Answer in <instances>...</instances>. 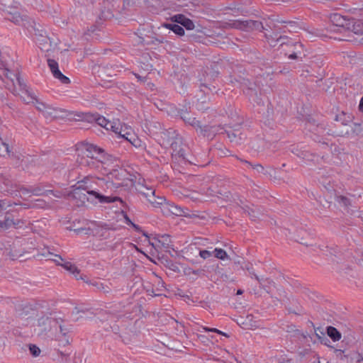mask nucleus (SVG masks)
I'll return each mask as SVG.
<instances>
[{
  "label": "nucleus",
  "mask_w": 363,
  "mask_h": 363,
  "mask_svg": "<svg viewBox=\"0 0 363 363\" xmlns=\"http://www.w3.org/2000/svg\"><path fill=\"white\" fill-rule=\"evenodd\" d=\"M57 301L56 300H55L54 298H50L48 300V301H47V308H51V309H55V308H56V304H57Z\"/></svg>",
  "instance_id": "obj_60"
},
{
  "label": "nucleus",
  "mask_w": 363,
  "mask_h": 363,
  "mask_svg": "<svg viewBox=\"0 0 363 363\" xmlns=\"http://www.w3.org/2000/svg\"><path fill=\"white\" fill-rule=\"evenodd\" d=\"M84 282L94 286L98 291H102L104 294H109L111 291L110 286L107 284H104L99 279L89 280L88 278H84Z\"/></svg>",
  "instance_id": "obj_26"
},
{
  "label": "nucleus",
  "mask_w": 363,
  "mask_h": 363,
  "mask_svg": "<svg viewBox=\"0 0 363 363\" xmlns=\"http://www.w3.org/2000/svg\"><path fill=\"white\" fill-rule=\"evenodd\" d=\"M172 28L173 29L172 31L174 32L176 35L179 36H183L184 35L185 32L184 28L178 23H176Z\"/></svg>",
  "instance_id": "obj_51"
},
{
  "label": "nucleus",
  "mask_w": 363,
  "mask_h": 363,
  "mask_svg": "<svg viewBox=\"0 0 363 363\" xmlns=\"http://www.w3.org/2000/svg\"><path fill=\"white\" fill-rule=\"evenodd\" d=\"M334 353L335 354L336 357L340 360H344L345 358L347 357V355L344 354L345 350L334 348Z\"/></svg>",
  "instance_id": "obj_55"
},
{
  "label": "nucleus",
  "mask_w": 363,
  "mask_h": 363,
  "mask_svg": "<svg viewBox=\"0 0 363 363\" xmlns=\"http://www.w3.org/2000/svg\"><path fill=\"white\" fill-rule=\"evenodd\" d=\"M234 27L246 31L259 30L263 31L266 30L263 23L259 21L245 20L236 21L233 23Z\"/></svg>",
  "instance_id": "obj_13"
},
{
  "label": "nucleus",
  "mask_w": 363,
  "mask_h": 363,
  "mask_svg": "<svg viewBox=\"0 0 363 363\" xmlns=\"http://www.w3.org/2000/svg\"><path fill=\"white\" fill-rule=\"evenodd\" d=\"M212 254H213V252H210L206 250H201L199 251V255L201 256V257H202L204 259L211 257Z\"/></svg>",
  "instance_id": "obj_59"
},
{
  "label": "nucleus",
  "mask_w": 363,
  "mask_h": 363,
  "mask_svg": "<svg viewBox=\"0 0 363 363\" xmlns=\"http://www.w3.org/2000/svg\"><path fill=\"white\" fill-rule=\"evenodd\" d=\"M336 201L342 206L348 208L351 206L350 199L343 195H336Z\"/></svg>",
  "instance_id": "obj_41"
},
{
  "label": "nucleus",
  "mask_w": 363,
  "mask_h": 363,
  "mask_svg": "<svg viewBox=\"0 0 363 363\" xmlns=\"http://www.w3.org/2000/svg\"><path fill=\"white\" fill-rule=\"evenodd\" d=\"M131 226L135 229V231L138 233H142V235L148 239L150 238L148 233L144 230H142V228L137 224H135L134 223L131 225Z\"/></svg>",
  "instance_id": "obj_57"
},
{
  "label": "nucleus",
  "mask_w": 363,
  "mask_h": 363,
  "mask_svg": "<svg viewBox=\"0 0 363 363\" xmlns=\"http://www.w3.org/2000/svg\"><path fill=\"white\" fill-rule=\"evenodd\" d=\"M170 19L172 22L180 24L181 26L184 27L186 30H193L194 28V22L183 14L174 15Z\"/></svg>",
  "instance_id": "obj_22"
},
{
  "label": "nucleus",
  "mask_w": 363,
  "mask_h": 363,
  "mask_svg": "<svg viewBox=\"0 0 363 363\" xmlns=\"http://www.w3.org/2000/svg\"><path fill=\"white\" fill-rule=\"evenodd\" d=\"M326 333L334 342L340 340L342 337L340 332L333 326H328Z\"/></svg>",
  "instance_id": "obj_35"
},
{
  "label": "nucleus",
  "mask_w": 363,
  "mask_h": 363,
  "mask_svg": "<svg viewBox=\"0 0 363 363\" xmlns=\"http://www.w3.org/2000/svg\"><path fill=\"white\" fill-rule=\"evenodd\" d=\"M0 155L2 157L11 156L9 145L0 137Z\"/></svg>",
  "instance_id": "obj_38"
},
{
  "label": "nucleus",
  "mask_w": 363,
  "mask_h": 363,
  "mask_svg": "<svg viewBox=\"0 0 363 363\" xmlns=\"http://www.w3.org/2000/svg\"><path fill=\"white\" fill-rule=\"evenodd\" d=\"M352 18H348L346 16H342L339 13H333L330 16V21L334 26L342 28L345 30L350 28Z\"/></svg>",
  "instance_id": "obj_20"
},
{
  "label": "nucleus",
  "mask_w": 363,
  "mask_h": 363,
  "mask_svg": "<svg viewBox=\"0 0 363 363\" xmlns=\"http://www.w3.org/2000/svg\"><path fill=\"white\" fill-rule=\"evenodd\" d=\"M6 18L16 25L21 26L28 28V25L30 23V18L26 15H21L19 12H9Z\"/></svg>",
  "instance_id": "obj_17"
},
{
  "label": "nucleus",
  "mask_w": 363,
  "mask_h": 363,
  "mask_svg": "<svg viewBox=\"0 0 363 363\" xmlns=\"http://www.w3.org/2000/svg\"><path fill=\"white\" fill-rule=\"evenodd\" d=\"M177 146H174L172 157H174L176 160L177 158L180 159L181 160L186 162H189V163H191L188 158L186 156L185 150L183 148H180L179 150H177Z\"/></svg>",
  "instance_id": "obj_36"
},
{
  "label": "nucleus",
  "mask_w": 363,
  "mask_h": 363,
  "mask_svg": "<svg viewBox=\"0 0 363 363\" xmlns=\"http://www.w3.org/2000/svg\"><path fill=\"white\" fill-rule=\"evenodd\" d=\"M315 332V336L318 337L320 342L324 345H326L328 347H330L333 349L334 347L331 346L330 340L325 336V333L323 330V329L320 327H318L317 328H314Z\"/></svg>",
  "instance_id": "obj_33"
},
{
  "label": "nucleus",
  "mask_w": 363,
  "mask_h": 363,
  "mask_svg": "<svg viewBox=\"0 0 363 363\" xmlns=\"http://www.w3.org/2000/svg\"><path fill=\"white\" fill-rule=\"evenodd\" d=\"M281 23H286L290 26V28H287V27L285 26L283 28H279L280 32L286 33V30L289 32H297V29L299 28L297 23L295 21H283Z\"/></svg>",
  "instance_id": "obj_40"
},
{
  "label": "nucleus",
  "mask_w": 363,
  "mask_h": 363,
  "mask_svg": "<svg viewBox=\"0 0 363 363\" xmlns=\"http://www.w3.org/2000/svg\"><path fill=\"white\" fill-rule=\"evenodd\" d=\"M262 215L261 210L257 207H253L250 211L248 212V216L252 220H256Z\"/></svg>",
  "instance_id": "obj_45"
},
{
  "label": "nucleus",
  "mask_w": 363,
  "mask_h": 363,
  "mask_svg": "<svg viewBox=\"0 0 363 363\" xmlns=\"http://www.w3.org/2000/svg\"><path fill=\"white\" fill-rule=\"evenodd\" d=\"M240 86L250 101L257 105H262L264 104L261 98L262 90L257 81L251 82L249 79H243Z\"/></svg>",
  "instance_id": "obj_7"
},
{
  "label": "nucleus",
  "mask_w": 363,
  "mask_h": 363,
  "mask_svg": "<svg viewBox=\"0 0 363 363\" xmlns=\"http://www.w3.org/2000/svg\"><path fill=\"white\" fill-rule=\"evenodd\" d=\"M203 94V95L201 96L200 98H198L196 103V108L202 111L208 108V104L210 100V98L208 97L209 94H207L206 93Z\"/></svg>",
  "instance_id": "obj_34"
},
{
  "label": "nucleus",
  "mask_w": 363,
  "mask_h": 363,
  "mask_svg": "<svg viewBox=\"0 0 363 363\" xmlns=\"http://www.w3.org/2000/svg\"><path fill=\"white\" fill-rule=\"evenodd\" d=\"M102 183H104L103 179L86 177L82 180L79 181L76 186L84 190L88 195H91L96 198L99 203H110L116 201L123 203V200L120 197L104 196L100 190V186Z\"/></svg>",
  "instance_id": "obj_2"
},
{
  "label": "nucleus",
  "mask_w": 363,
  "mask_h": 363,
  "mask_svg": "<svg viewBox=\"0 0 363 363\" xmlns=\"http://www.w3.org/2000/svg\"><path fill=\"white\" fill-rule=\"evenodd\" d=\"M128 172L122 168H113L106 174L108 182H111L116 187L123 185L124 181L127 179Z\"/></svg>",
  "instance_id": "obj_12"
},
{
  "label": "nucleus",
  "mask_w": 363,
  "mask_h": 363,
  "mask_svg": "<svg viewBox=\"0 0 363 363\" xmlns=\"http://www.w3.org/2000/svg\"><path fill=\"white\" fill-rule=\"evenodd\" d=\"M326 249V255L331 257V261L334 264L333 269L335 270L341 272L350 269L348 265L343 264L345 257L337 245L327 246Z\"/></svg>",
  "instance_id": "obj_8"
},
{
  "label": "nucleus",
  "mask_w": 363,
  "mask_h": 363,
  "mask_svg": "<svg viewBox=\"0 0 363 363\" xmlns=\"http://www.w3.org/2000/svg\"><path fill=\"white\" fill-rule=\"evenodd\" d=\"M31 308L28 305H19L16 308V311L19 315H27L29 313V310Z\"/></svg>",
  "instance_id": "obj_46"
},
{
  "label": "nucleus",
  "mask_w": 363,
  "mask_h": 363,
  "mask_svg": "<svg viewBox=\"0 0 363 363\" xmlns=\"http://www.w3.org/2000/svg\"><path fill=\"white\" fill-rule=\"evenodd\" d=\"M223 133H225L227 134L228 138L230 139V140L231 142L235 141L238 143L237 138L238 136V134H240L238 133L239 130L232 129L231 127H228V129H227V128H225V127H223Z\"/></svg>",
  "instance_id": "obj_37"
},
{
  "label": "nucleus",
  "mask_w": 363,
  "mask_h": 363,
  "mask_svg": "<svg viewBox=\"0 0 363 363\" xmlns=\"http://www.w3.org/2000/svg\"><path fill=\"white\" fill-rule=\"evenodd\" d=\"M241 268L242 269H246L250 273V274H251L252 276H254L255 278L258 281V282L262 284L261 281L262 279H260V278L255 273V269H254L252 264H251L250 262H243L242 265L241 266Z\"/></svg>",
  "instance_id": "obj_39"
},
{
  "label": "nucleus",
  "mask_w": 363,
  "mask_h": 363,
  "mask_svg": "<svg viewBox=\"0 0 363 363\" xmlns=\"http://www.w3.org/2000/svg\"><path fill=\"white\" fill-rule=\"evenodd\" d=\"M162 211L164 213H169L177 216H183L185 214V211L182 207L170 201H167Z\"/></svg>",
  "instance_id": "obj_24"
},
{
  "label": "nucleus",
  "mask_w": 363,
  "mask_h": 363,
  "mask_svg": "<svg viewBox=\"0 0 363 363\" xmlns=\"http://www.w3.org/2000/svg\"><path fill=\"white\" fill-rule=\"evenodd\" d=\"M77 162L81 166L89 167L91 169H96L99 167L100 161L90 157H85L84 156L78 155Z\"/></svg>",
  "instance_id": "obj_29"
},
{
  "label": "nucleus",
  "mask_w": 363,
  "mask_h": 363,
  "mask_svg": "<svg viewBox=\"0 0 363 363\" xmlns=\"http://www.w3.org/2000/svg\"><path fill=\"white\" fill-rule=\"evenodd\" d=\"M345 113H342V114H340V115H337L335 116V121H342V123L343 125H347V122L350 121V119L348 120H346L345 118ZM348 118H350V116H347Z\"/></svg>",
  "instance_id": "obj_54"
},
{
  "label": "nucleus",
  "mask_w": 363,
  "mask_h": 363,
  "mask_svg": "<svg viewBox=\"0 0 363 363\" xmlns=\"http://www.w3.org/2000/svg\"><path fill=\"white\" fill-rule=\"evenodd\" d=\"M11 210L9 209L6 211V216L5 217V219L4 221H1V229H7L11 226H13V223H14V219L13 218H11L9 216V212L11 211Z\"/></svg>",
  "instance_id": "obj_42"
},
{
  "label": "nucleus",
  "mask_w": 363,
  "mask_h": 363,
  "mask_svg": "<svg viewBox=\"0 0 363 363\" xmlns=\"http://www.w3.org/2000/svg\"><path fill=\"white\" fill-rule=\"evenodd\" d=\"M177 131L173 128L164 130L161 133L163 145H170L172 148H174V146H177V142H174V140L177 139Z\"/></svg>",
  "instance_id": "obj_19"
},
{
  "label": "nucleus",
  "mask_w": 363,
  "mask_h": 363,
  "mask_svg": "<svg viewBox=\"0 0 363 363\" xmlns=\"http://www.w3.org/2000/svg\"><path fill=\"white\" fill-rule=\"evenodd\" d=\"M22 256H23V255L17 252L16 250H13V251L12 250L11 252H10V257L12 260L18 259V258H20Z\"/></svg>",
  "instance_id": "obj_62"
},
{
  "label": "nucleus",
  "mask_w": 363,
  "mask_h": 363,
  "mask_svg": "<svg viewBox=\"0 0 363 363\" xmlns=\"http://www.w3.org/2000/svg\"><path fill=\"white\" fill-rule=\"evenodd\" d=\"M261 279H262V280L261 281L262 284H259L260 287L263 288L267 293H269V286L263 284V282L267 281L269 284H274V281L269 279H264L263 278H262Z\"/></svg>",
  "instance_id": "obj_58"
},
{
  "label": "nucleus",
  "mask_w": 363,
  "mask_h": 363,
  "mask_svg": "<svg viewBox=\"0 0 363 363\" xmlns=\"http://www.w3.org/2000/svg\"><path fill=\"white\" fill-rule=\"evenodd\" d=\"M151 194L149 193L144 194L145 197L147 198V200L151 203L154 206L157 207L160 206L162 208H164V204L167 203V200L164 197L162 196H155V191H152V189H149Z\"/></svg>",
  "instance_id": "obj_25"
},
{
  "label": "nucleus",
  "mask_w": 363,
  "mask_h": 363,
  "mask_svg": "<svg viewBox=\"0 0 363 363\" xmlns=\"http://www.w3.org/2000/svg\"><path fill=\"white\" fill-rule=\"evenodd\" d=\"M60 266H62L66 270L69 271L70 273L73 274L77 280H84V278H86V276H84L79 274V270L75 266V264H73L69 262H65L63 263L62 262Z\"/></svg>",
  "instance_id": "obj_27"
},
{
  "label": "nucleus",
  "mask_w": 363,
  "mask_h": 363,
  "mask_svg": "<svg viewBox=\"0 0 363 363\" xmlns=\"http://www.w3.org/2000/svg\"><path fill=\"white\" fill-rule=\"evenodd\" d=\"M252 169L258 173H262L265 175L269 174L271 176V173L267 170L265 171L264 167L261 164H254Z\"/></svg>",
  "instance_id": "obj_50"
},
{
  "label": "nucleus",
  "mask_w": 363,
  "mask_h": 363,
  "mask_svg": "<svg viewBox=\"0 0 363 363\" xmlns=\"http://www.w3.org/2000/svg\"><path fill=\"white\" fill-rule=\"evenodd\" d=\"M30 26V28L33 31V38L37 44L39 45V47L41 50H43V48L40 47V45H44L45 43V40L44 38V34L45 30L43 29V26L40 25L39 23L37 24L35 21L30 20V23L28 25Z\"/></svg>",
  "instance_id": "obj_16"
},
{
  "label": "nucleus",
  "mask_w": 363,
  "mask_h": 363,
  "mask_svg": "<svg viewBox=\"0 0 363 363\" xmlns=\"http://www.w3.org/2000/svg\"><path fill=\"white\" fill-rule=\"evenodd\" d=\"M84 191L76 186L74 189L70 191L69 196L75 201V205L77 206H82L85 204L86 201L91 203H99L98 199L91 195H86Z\"/></svg>",
  "instance_id": "obj_10"
},
{
  "label": "nucleus",
  "mask_w": 363,
  "mask_h": 363,
  "mask_svg": "<svg viewBox=\"0 0 363 363\" xmlns=\"http://www.w3.org/2000/svg\"><path fill=\"white\" fill-rule=\"evenodd\" d=\"M223 126L221 125H202L201 123L196 128L197 133L206 137L208 139H213L216 134H223Z\"/></svg>",
  "instance_id": "obj_14"
},
{
  "label": "nucleus",
  "mask_w": 363,
  "mask_h": 363,
  "mask_svg": "<svg viewBox=\"0 0 363 363\" xmlns=\"http://www.w3.org/2000/svg\"><path fill=\"white\" fill-rule=\"evenodd\" d=\"M96 123L101 127H106L107 125H111V121L107 120L105 117L98 114L96 117Z\"/></svg>",
  "instance_id": "obj_48"
},
{
  "label": "nucleus",
  "mask_w": 363,
  "mask_h": 363,
  "mask_svg": "<svg viewBox=\"0 0 363 363\" xmlns=\"http://www.w3.org/2000/svg\"><path fill=\"white\" fill-rule=\"evenodd\" d=\"M352 132L357 135H363V128H362L361 123H354Z\"/></svg>",
  "instance_id": "obj_53"
},
{
  "label": "nucleus",
  "mask_w": 363,
  "mask_h": 363,
  "mask_svg": "<svg viewBox=\"0 0 363 363\" xmlns=\"http://www.w3.org/2000/svg\"><path fill=\"white\" fill-rule=\"evenodd\" d=\"M255 207L254 204H245L241 206V208L243 210L244 213H247L252 210V208Z\"/></svg>",
  "instance_id": "obj_63"
},
{
  "label": "nucleus",
  "mask_w": 363,
  "mask_h": 363,
  "mask_svg": "<svg viewBox=\"0 0 363 363\" xmlns=\"http://www.w3.org/2000/svg\"><path fill=\"white\" fill-rule=\"evenodd\" d=\"M213 253H215V257L220 259L223 260L225 258H228L227 252L221 248H216Z\"/></svg>",
  "instance_id": "obj_47"
},
{
  "label": "nucleus",
  "mask_w": 363,
  "mask_h": 363,
  "mask_svg": "<svg viewBox=\"0 0 363 363\" xmlns=\"http://www.w3.org/2000/svg\"><path fill=\"white\" fill-rule=\"evenodd\" d=\"M0 182H2L6 186V189L4 191L6 192L9 195H16V191H19L20 196H25L28 193V190L24 187H20L19 185L13 184V182L5 174L4 172H0Z\"/></svg>",
  "instance_id": "obj_11"
},
{
  "label": "nucleus",
  "mask_w": 363,
  "mask_h": 363,
  "mask_svg": "<svg viewBox=\"0 0 363 363\" xmlns=\"http://www.w3.org/2000/svg\"><path fill=\"white\" fill-rule=\"evenodd\" d=\"M47 172L52 173L57 177L64 171L63 164L61 162L60 157L55 152L47 151Z\"/></svg>",
  "instance_id": "obj_9"
},
{
  "label": "nucleus",
  "mask_w": 363,
  "mask_h": 363,
  "mask_svg": "<svg viewBox=\"0 0 363 363\" xmlns=\"http://www.w3.org/2000/svg\"><path fill=\"white\" fill-rule=\"evenodd\" d=\"M272 41L271 44L274 43H279L281 47L286 45L289 49L286 55L289 59L302 60L306 57V53L303 50V45L301 42H294L291 40H289L286 35L278 36L277 33H274V37L270 36Z\"/></svg>",
  "instance_id": "obj_5"
},
{
  "label": "nucleus",
  "mask_w": 363,
  "mask_h": 363,
  "mask_svg": "<svg viewBox=\"0 0 363 363\" xmlns=\"http://www.w3.org/2000/svg\"><path fill=\"white\" fill-rule=\"evenodd\" d=\"M63 258L58 254L50 252V247L47 246V266L50 263H55L57 266H60Z\"/></svg>",
  "instance_id": "obj_32"
},
{
  "label": "nucleus",
  "mask_w": 363,
  "mask_h": 363,
  "mask_svg": "<svg viewBox=\"0 0 363 363\" xmlns=\"http://www.w3.org/2000/svg\"><path fill=\"white\" fill-rule=\"evenodd\" d=\"M31 94L35 96V99H33V101H31L30 103L34 104L36 106V108L43 113L44 114V111L45 109V105L42 103L39 102L38 99H37L36 96L31 91Z\"/></svg>",
  "instance_id": "obj_49"
},
{
  "label": "nucleus",
  "mask_w": 363,
  "mask_h": 363,
  "mask_svg": "<svg viewBox=\"0 0 363 363\" xmlns=\"http://www.w3.org/2000/svg\"><path fill=\"white\" fill-rule=\"evenodd\" d=\"M29 350L33 357H38L40 353V350L35 345H29Z\"/></svg>",
  "instance_id": "obj_52"
},
{
  "label": "nucleus",
  "mask_w": 363,
  "mask_h": 363,
  "mask_svg": "<svg viewBox=\"0 0 363 363\" xmlns=\"http://www.w3.org/2000/svg\"><path fill=\"white\" fill-rule=\"evenodd\" d=\"M49 355L50 359L57 363L66 362L69 359L70 352L67 349L63 350L55 348L50 352Z\"/></svg>",
  "instance_id": "obj_18"
},
{
  "label": "nucleus",
  "mask_w": 363,
  "mask_h": 363,
  "mask_svg": "<svg viewBox=\"0 0 363 363\" xmlns=\"http://www.w3.org/2000/svg\"><path fill=\"white\" fill-rule=\"evenodd\" d=\"M123 127H121V131L118 132V137L121 138H123L127 141L130 142L131 144L134 145L133 140H135L134 135L129 131L125 132L124 134H122Z\"/></svg>",
  "instance_id": "obj_44"
},
{
  "label": "nucleus",
  "mask_w": 363,
  "mask_h": 363,
  "mask_svg": "<svg viewBox=\"0 0 363 363\" xmlns=\"http://www.w3.org/2000/svg\"><path fill=\"white\" fill-rule=\"evenodd\" d=\"M84 152L82 156L85 157H90L100 161L101 163L106 162H111L114 158L112 155L108 154L106 151L94 144L85 143L83 144Z\"/></svg>",
  "instance_id": "obj_6"
},
{
  "label": "nucleus",
  "mask_w": 363,
  "mask_h": 363,
  "mask_svg": "<svg viewBox=\"0 0 363 363\" xmlns=\"http://www.w3.org/2000/svg\"><path fill=\"white\" fill-rule=\"evenodd\" d=\"M48 65L50 68V72L55 79L60 81L63 84H68L71 82L69 77L64 75L59 69V65L57 61L52 59L47 60Z\"/></svg>",
  "instance_id": "obj_15"
},
{
  "label": "nucleus",
  "mask_w": 363,
  "mask_h": 363,
  "mask_svg": "<svg viewBox=\"0 0 363 363\" xmlns=\"http://www.w3.org/2000/svg\"><path fill=\"white\" fill-rule=\"evenodd\" d=\"M47 208H55L53 203H50V201H58L57 200H55V199H62L64 196L62 191H54V190H50L47 189Z\"/></svg>",
  "instance_id": "obj_28"
},
{
  "label": "nucleus",
  "mask_w": 363,
  "mask_h": 363,
  "mask_svg": "<svg viewBox=\"0 0 363 363\" xmlns=\"http://www.w3.org/2000/svg\"><path fill=\"white\" fill-rule=\"evenodd\" d=\"M350 23L347 30H351L356 35H363V22L361 20L352 18Z\"/></svg>",
  "instance_id": "obj_31"
},
{
  "label": "nucleus",
  "mask_w": 363,
  "mask_h": 363,
  "mask_svg": "<svg viewBox=\"0 0 363 363\" xmlns=\"http://www.w3.org/2000/svg\"><path fill=\"white\" fill-rule=\"evenodd\" d=\"M247 12V10L245 7H243L240 4H238L237 9L235 13H236L237 14L243 15Z\"/></svg>",
  "instance_id": "obj_61"
},
{
  "label": "nucleus",
  "mask_w": 363,
  "mask_h": 363,
  "mask_svg": "<svg viewBox=\"0 0 363 363\" xmlns=\"http://www.w3.org/2000/svg\"><path fill=\"white\" fill-rule=\"evenodd\" d=\"M153 240H155L160 245V247L163 248L166 252H168L171 256H173V255L171 254L169 249H172L173 250H174L172 247V240L169 235H158L157 237H155L153 238Z\"/></svg>",
  "instance_id": "obj_23"
},
{
  "label": "nucleus",
  "mask_w": 363,
  "mask_h": 363,
  "mask_svg": "<svg viewBox=\"0 0 363 363\" xmlns=\"http://www.w3.org/2000/svg\"><path fill=\"white\" fill-rule=\"evenodd\" d=\"M177 116H179L183 121L191 125L195 129L199 126L200 121L196 120V118L192 117L188 112V108L185 106L184 108H180L177 111Z\"/></svg>",
  "instance_id": "obj_21"
},
{
  "label": "nucleus",
  "mask_w": 363,
  "mask_h": 363,
  "mask_svg": "<svg viewBox=\"0 0 363 363\" xmlns=\"http://www.w3.org/2000/svg\"><path fill=\"white\" fill-rule=\"evenodd\" d=\"M62 113L63 111L61 108L47 105V120L53 121L63 118Z\"/></svg>",
  "instance_id": "obj_30"
},
{
  "label": "nucleus",
  "mask_w": 363,
  "mask_h": 363,
  "mask_svg": "<svg viewBox=\"0 0 363 363\" xmlns=\"http://www.w3.org/2000/svg\"><path fill=\"white\" fill-rule=\"evenodd\" d=\"M13 205H18L17 203H11L8 199H0V214L7 211L9 207H11Z\"/></svg>",
  "instance_id": "obj_43"
},
{
  "label": "nucleus",
  "mask_w": 363,
  "mask_h": 363,
  "mask_svg": "<svg viewBox=\"0 0 363 363\" xmlns=\"http://www.w3.org/2000/svg\"><path fill=\"white\" fill-rule=\"evenodd\" d=\"M219 76V71L217 65L211 67H207L204 70L202 76L199 79V91L201 93L218 94L219 89L218 88L217 79Z\"/></svg>",
  "instance_id": "obj_4"
},
{
  "label": "nucleus",
  "mask_w": 363,
  "mask_h": 363,
  "mask_svg": "<svg viewBox=\"0 0 363 363\" xmlns=\"http://www.w3.org/2000/svg\"><path fill=\"white\" fill-rule=\"evenodd\" d=\"M255 207L254 204H245L241 206V208L243 210L244 213H247L252 210V208Z\"/></svg>",
  "instance_id": "obj_64"
},
{
  "label": "nucleus",
  "mask_w": 363,
  "mask_h": 363,
  "mask_svg": "<svg viewBox=\"0 0 363 363\" xmlns=\"http://www.w3.org/2000/svg\"><path fill=\"white\" fill-rule=\"evenodd\" d=\"M63 314L57 308H47V338L58 342V345L65 347L70 343L69 330L63 325Z\"/></svg>",
  "instance_id": "obj_1"
},
{
  "label": "nucleus",
  "mask_w": 363,
  "mask_h": 363,
  "mask_svg": "<svg viewBox=\"0 0 363 363\" xmlns=\"http://www.w3.org/2000/svg\"><path fill=\"white\" fill-rule=\"evenodd\" d=\"M0 67L4 69L3 74L12 82L13 86V94L19 95L22 101L26 104H30V102L33 101V99L35 98L31 94V90L29 89L26 82L21 77L20 74L11 72L1 60Z\"/></svg>",
  "instance_id": "obj_3"
},
{
  "label": "nucleus",
  "mask_w": 363,
  "mask_h": 363,
  "mask_svg": "<svg viewBox=\"0 0 363 363\" xmlns=\"http://www.w3.org/2000/svg\"><path fill=\"white\" fill-rule=\"evenodd\" d=\"M97 116L98 114L86 113L84 117V119L89 123H96Z\"/></svg>",
  "instance_id": "obj_56"
}]
</instances>
